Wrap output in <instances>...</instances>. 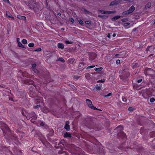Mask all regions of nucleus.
<instances>
[{"instance_id": "nucleus-25", "label": "nucleus", "mask_w": 155, "mask_h": 155, "mask_svg": "<svg viewBox=\"0 0 155 155\" xmlns=\"http://www.w3.org/2000/svg\"><path fill=\"white\" fill-rule=\"evenodd\" d=\"M90 74L89 73H87L85 74V77L87 79H89L90 78Z\"/></svg>"}, {"instance_id": "nucleus-43", "label": "nucleus", "mask_w": 155, "mask_h": 155, "mask_svg": "<svg viewBox=\"0 0 155 155\" xmlns=\"http://www.w3.org/2000/svg\"><path fill=\"white\" fill-rule=\"evenodd\" d=\"M112 94V93H110L109 94H108L107 95H104L103 96H104V97H109V96H110L111 94Z\"/></svg>"}, {"instance_id": "nucleus-24", "label": "nucleus", "mask_w": 155, "mask_h": 155, "mask_svg": "<svg viewBox=\"0 0 155 155\" xmlns=\"http://www.w3.org/2000/svg\"><path fill=\"white\" fill-rule=\"evenodd\" d=\"M103 69V68L102 67L99 68H95L94 69L96 71H100Z\"/></svg>"}, {"instance_id": "nucleus-32", "label": "nucleus", "mask_w": 155, "mask_h": 155, "mask_svg": "<svg viewBox=\"0 0 155 155\" xmlns=\"http://www.w3.org/2000/svg\"><path fill=\"white\" fill-rule=\"evenodd\" d=\"M34 45L35 44L34 43H31L28 44V46L30 47H32L34 46Z\"/></svg>"}, {"instance_id": "nucleus-53", "label": "nucleus", "mask_w": 155, "mask_h": 155, "mask_svg": "<svg viewBox=\"0 0 155 155\" xmlns=\"http://www.w3.org/2000/svg\"><path fill=\"white\" fill-rule=\"evenodd\" d=\"M65 124V125H69V121H66Z\"/></svg>"}, {"instance_id": "nucleus-16", "label": "nucleus", "mask_w": 155, "mask_h": 155, "mask_svg": "<svg viewBox=\"0 0 155 155\" xmlns=\"http://www.w3.org/2000/svg\"><path fill=\"white\" fill-rule=\"evenodd\" d=\"M64 137H71V134L66 133L64 134Z\"/></svg>"}, {"instance_id": "nucleus-49", "label": "nucleus", "mask_w": 155, "mask_h": 155, "mask_svg": "<svg viewBox=\"0 0 155 155\" xmlns=\"http://www.w3.org/2000/svg\"><path fill=\"white\" fill-rule=\"evenodd\" d=\"M40 125L41 126H44V125H45V123L43 122H41L40 124Z\"/></svg>"}, {"instance_id": "nucleus-29", "label": "nucleus", "mask_w": 155, "mask_h": 155, "mask_svg": "<svg viewBox=\"0 0 155 155\" xmlns=\"http://www.w3.org/2000/svg\"><path fill=\"white\" fill-rule=\"evenodd\" d=\"M74 62V60L72 58H70L68 60V62L71 64H72Z\"/></svg>"}, {"instance_id": "nucleus-38", "label": "nucleus", "mask_w": 155, "mask_h": 155, "mask_svg": "<svg viewBox=\"0 0 155 155\" xmlns=\"http://www.w3.org/2000/svg\"><path fill=\"white\" fill-rule=\"evenodd\" d=\"M150 102L153 103L155 101V99L154 98H151L150 99Z\"/></svg>"}, {"instance_id": "nucleus-31", "label": "nucleus", "mask_w": 155, "mask_h": 155, "mask_svg": "<svg viewBox=\"0 0 155 155\" xmlns=\"http://www.w3.org/2000/svg\"><path fill=\"white\" fill-rule=\"evenodd\" d=\"M128 20H129L128 18H124L122 19L121 20V21H122V22H124L127 21Z\"/></svg>"}, {"instance_id": "nucleus-27", "label": "nucleus", "mask_w": 155, "mask_h": 155, "mask_svg": "<svg viewBox=\"0 0 155 155\" xmlns=\"http://www.w3.org/2000/svg\"><path fill=\"white\" fill-rule=\"evenodd\" d=\"M57 61H61L63 63H64L65 62V60H64V59L62 58H59L57 60Z\"/></svg>"}, {"instance_id": "nucleus-56", "label": "nucleus", "mask_w": 155, "mask_h": 155, "mask_svg": "<svg viewBox=\"0 0 155 155\" xmlns=\"http://www.w3.org/2000/svg\"><path fill=\"white\" fill-rule=\"evenodd\" d=\"M21 113H22V114L23 116H25V115H25V114L24 112V111H23V110H22V112H21Z\"/></svg>"}, {"instance_id": "nucleus-3", "label": "nucleus", "mask_w": 155, "mask_h": 155, "mask_svg": "<svg viewBox=\"0 0 155 155\" xmlns=\"http://www.w3.org/2000/svg\"><path fill=\"white\" fill-rule=\"evenodd\" d=\"M65 144V141L64 140L62 139L59 143L58 146H56V147L57 149L60 148L61 150L63 149Z\"/></svg>"}, {"instance_id": "nucleus-44", "label": "nucleus", "mask_w": 155, "mask_h": 155, "mask_svg": "<svg viewBox=\"0 0 155 155\" xmlns=\"http://www.w3.org/2000/svg\"><path fill=\"white\" fill-rule=\"evenodd\" d=\"M99 12H100L102 13V14H105V11H104V10H100L99 11Z\"/></svg>"}, {"instance_id": "nucleus-4", "label": "nucleus", "mask_w": 155, "mask_h": 155, "mask_svg": "<svg viewBox=\"0 0 155 155\" xmlns=\"http://www.w3.org/2000/svg\"><path fill=\"white\" fill-rule=\"evenodd\" d=\"M117 128L119 129L120 131V133L118 134V136L122 137H124L125 136V134L123 132V129L122 126L120 125L117 127Z\"/></svg>"}, {"instance_id": "nucleus-11", "label": "nucleus", "mask_w": 155, "mask_h": 155, "mask_svg": "<svg viewBox=\"0 0 155 155\" xmlns=\"http://www.w3.org/2000/svg\"><path fill=\"white\" fill-rule=\"evenodd\" d=\"M120 17H121L120 16V15H117V16H116L113 17L111 18V20L112 21H116V20H117Z\"/></svg>"}, {"instance_id": "nucleus-22", "label": "nucleus", "mask_w": 155, "mask_h": 155, "mask_svg": "<svg viewBox=\"0 0 155 155\" xmlns=\"http://www.w3.org/2000/svg\"><path fill=\"white\" fill-rule=\"evenodd\" d=\"M98 17L102 18H107V16L105 15H98Z\"/></svg>"}, {"instance_id": "nucleus-14", "label": "nucleus", "mask_w": 155, "mask_h": 155, "mask_svg": "<svg viewBox=\"0 0 155 155\" xmlns=\"http://www.w3.org/2000/svg\"><path fill=\"white\" fill-rule=\"evenodd\" d=\"M2 127L4 128L7 130L8 131L9 128L8 127V126L5 124L3 123L2 125Z\"/></svg>"}, {"instance_id": "nucleus-6", "label": "nucleus", "mask_w": 155, "mask_h": 155, "mask_svg": "<svg viewBox=\"0 0 155 155\" xmlns=\"http://www.w3.org/2000/svg\"><path fill=\"white\" fill-rule=\"evenodd\" d=\"M96 57V55L94 53H91L89 55L90 60L91 61L94 60Z\"/></svg>"}, {"instance_id": "nucleus-37", "label": "nucleus", "mask_w": 155, "mask_h": 155, "mask_svg": "<svg viewBox=\"0 0 155 155\" xmlns=\"http://www.w3.org/2000/svg\"><path fill=\"white\" fill-rule=\"evenodd\" d=\"M95 66V65H91V66H88L86 69H90V68H93Z\"/></svg>"}, {"instance_id": "nucleus-57", "label": "nucleus", "mask_w": 155, "mask_h": 155, "mask_svg": "<svg viewBox=\"0 0 155 155\" xmlns=\"http://www.w3.org/2000/svg\"><path fill=\"white\" fill-rule=\"evenodd\" d=\"M31 151H32L33 152H36V153H38V152L37 151H34V150H33V148H32Z\"/></svg>"}, {"instance_id": "nucleus-12", "label": "nucleus", "mask_w": 155, "mask_h": 155, "mask_svg": "<svg viewBox=\"0 0 155 155\" xmlns=\"http://www.w3.org/2000/svg\"><path fill=\"white\" fill-rule=\"evenodd\" d=\"M116 13V11H105V14H109L113 13Z\"/></svg>"}, {"instance_id": "nucleus-9", "label": "nucleus", "mask_w": 155, "mask_h": 155, "mask_svg": "<svg viewBox=\"0 0 155 155\" xmlns=\"http://www.w3.org/2000/svg\"><path fill=\"white\" fill-rule=\"evenodd\" d=\"M17 17L18 18L23 20L24 21H25L26 20V18L25 16L18 15L17 16Z\"/></svg>"}, {"instance_id": "nucleus-2", "label": "nucleus", "mask_w": 155, "mask_h": 155, "mask_svg": "<svg viewBox=\"0 0 155 155\" xmlns=\"http://www.w3.org/2000/svg\"><path fill=\"white\" fill-rule=\"evenodd\" d=\"M135 9V8L134 5H132L128 10L123 12L122 14L123 15H128L132 13Z\"/></svg>"}, {"instance_id": "nucleus-62", "label": "nucleus", "mask_w": 155, "mask_h": 155, "mask_svg": "<svg viewBox=\"0 0 155 155\" xmlns=\"http://www.w3.org/2000/svg\"><path fill=\"white\" fill-rule=\"evenodd\" d=\"M9 100H11L12 101H13V98H9Z\"/></svg>"}, {"instance_id": "nucleus-10", "label": "nucleus", "mask_w": 155, "mask_h": 155, "mask_svg": "<svg viewBox=\"0 0 155 155\" xmlns=\"http://www.w3.org/2000/svg\"><path fill=\"white\" fill-rule=\"evenodd\" d=\"M6 16L8 17L11 18L13 19H14V17L12 16V15L9 12L6 11Z\"/></svg>"}, {"instance_id": "nucleus-46", "label": "nucleus", "mask_w": 155, "mask_h": 155, "mask_svg": "<svg viewBox=\"0 0 155 155\" xmlns=\"http://www.w3.org/2000/svg\"><path fill=\"white\" fill-rule=\"evenodd\" d=\"M120 61L119 60V59H118L116 61V64H120Z\"/></svg>"}, {"instance_id": "nucleus-13", "label": "nucleus", "mask_w": 155, "mask_h": 155, "mask_svg": "<svg viewBox=\"0 0 155 155\" xmlns=\"http://www.w3.org/2000/svg\"><path fill=\"white\" fill-rule=\"evenodd\" d=\"M28 114L30 118L34 117L36 115L35 113L33 111L29 113H28Z\"/></svg>"}, {"instance_id": "nucleus-52", "label": "nucleus", "mask_w": 155, "mask_h": 155, "mask_svg": "<svg viewBox=\"0 0 155 155\" xmlns=\"http://www.w3.org/2000/svg\"><path fill=\"white\" fill-rule=\"evenodd\" d=\"M17 42L18 43V44H19V43H20V39L19 38H17Z\"/></svg>"}, {"instance_id": "nucleus-17", "label": "nucleus", "mask_w": 155, "mask_h": 155, "mask_svg": "<svg viewBox=\"0 0 155 155\" xmlns=\"http://www.w3.org/2000/svg\"><path fill=\"white\" fill-rule=\"evenodd\" d=\"M85 23L86 25L84 26L87 28H88V25H90L91 24V21H85Z\"/></svg>"}, {"instance_id": "nucleus-26", "label": "nucleus", "mask_w": 155, "mask_h": 155, "mask_svg": "<svg viewBox=\"0 0 155 155\" xmlns=\"http://www.w3.org/2000/svg\"><path fill=\"white\" fill-rule=\"evenodd\" d=\"M36 64H32V67L31 68V69L32 70H35V69H36Z\"/></svg>"}, {"instance_id": "nucleus-50", "label": "nucleus", "mask_w": 155, "mask_h": 155, "mask_svg": "<svg viewBox=\"0 0 155 155\" xmlns=\"http://www.w3.org/2000/svg\"><path fill=\"white\" fill-rule=\"evenodd\" d=\"M142 81V79H140L139 80L137 81V82L138 83H140Z\"/></svg>"}, {"instance_id": "nucleus-55", "label": "nucleus", "mask_w": 155, "mask_h": 155, "mask_svg": "<svg viewBox=\"0 0 155 155\" xmlns=\"http://www.w3.org/2000/svg\"><path fill=\"white\" fill-rule=\"evenodd\" d=\"M5 2L9 3V0H3Z\"/></svg>"}, {"instance_id": "nucleus-35", "label": "nucleus", "mask_w": 155, "mask_h": 155, "mask_svg": "<svg viewBox=\"0 0 155 155\" xmlns=\"http://www.w3.org/2000/svg\"><path fill=\"white\" fill-rule=\"evenodd\" d=\"M78 22L79 24H80L81 25H82L83 24V22L82 20L81 19H79L78 20Z\"/></svg>"}, {"instance_id": "nucleus-30", "label": "nucleus", "mask_w": 155, "mask_h": 155, "mask_svg": "<svg viewBox=\"0 0 155 155\" xmlns=\"http://www.w3.org/2000/svg\"><path fill=\"white\" fill-rule=\"evenodd\" d=\"M22 43L24 44H26L27 43V40L25 39H22L21 41Z\"/></svg>"}, {"instance_id": "nucleus-64", "label": "nucleus", "mask_w": 155, "mask_h": 155, "mask_svg": "<svg viewBox=\"0 0 155 155\" xmlns=\"http://www.w3.org/2000/svg\"><path fill=\"white\" fill-rule=\"evenodd\" d=\"M65 155H68V152H65Z\"/></svg>"}, {"instance_id": "nucleus-5", "label": "nucleus", "mask_w": 155, "mask_h": 155, "mask_svg": "<svg viewBox=\"0 0 155 155\" xmlns=\"http://www.w3.org/2000/svg\"><path fill=\"white\" fill-rule=\"evenodd\" d=\"M121 1V0H115L114 1H112L110 2L109 6H113L119 4Z\"/></svg>"}, {"instance_id": "nucleus-54", "label": "nucleus", "mask_w": 155, "mask_h": 155, "mask_svg": "<svg viewBox=\"0 0 155 155\" xmlns=\"http://www.w3.org/2000/svg\"><path fill=\"white\" fill-rule=\"evenodd\" d=\"M40 107V105H38L37 106H35V108L36 109V108H39V107Z\"/></svg>"}, {"instance_id": "nucleus-45", "label": "nucleus", "mask_w": 155, "mask_h": 155, "mask_svg": "<svg viewBox=\"0 0 155 155\" xmlns=\"http://www.w3.org/2000/svg\"><path fill=\"white\" fill-rule=\"evenodd\" d=\"M134 108L132 107H130L128 108V110L129 111H131L133 110Z\"/></svg>"}, {"instance_id": "nucleus-18", "label": "nucleus", "mask_w": 155, "mask_h": 155, "mask_svg": "<svg viewBox=\"0 0 155 155\" xmlns=\"http://www.w3.org/2000/svg\"><path fill=\"white\" fill-rule=\"evenodd\" d=\"M84 64V62L82 61L80 62L78 66V68H82L83 67Z\"/></svg>"}, {"instance_id": "nucleus-60", "label": "nucleus", "mask_w": 155, "mask_h": 155, "mask_svg": "<svg viewBox=\"0 0 155 155\" xmlns=\"http://www.w3.org/2000/svg\"><path fill=\"white\" fill-rule=\"evenodd\" d=\"M136 30H137L136 28H134V29H133L132 31H136Z\"/></svg>"}, {"instance_id": "nucleus-41", "label": "nucleus", "mask_w": 155, "mask_h": 155, "mask_svg": "<svg viewBox=\"0 0 155 155\" xmlns=\"http://www.w3.org/2000/svg\"><path fill=\"white\" fill-rule=\"evenodd\" d=\"M122 101L124 102H125L127 101V99L125 97H122Z\"/></svg>"}, {"instance_id": "nucleus-40", "label": "nucleus", "mask_w": 155, "mask_h": 155, "mask_svg": "<svg viewBox=\"0 0 155 155\" xmlns=\"http://www.w3.org/2000/svg\"><path fill=\"white\" fill-rule=\"evenodd\" d=\"M42 49L41 48H38L34 50L35 51H41Z\"/></svg>"}, {"instance_id": "nucleus-1", "label": "nucleus", "mask_w": 155, "mask_h": 155, "mask_svg": "<svg viewBox=\"0 0 155 155\" xmlns=\"http://www.w3.org/2000/svg\"><path fill=\"white\" fill-rule=\"evenodd\" d=\"M86 103L88 107L91 109H93L94 110H97L101 111V110L98 109L94 107L92 104L91 101L88 99L86 100Z\"/></svg>"}, {"instance_id": "nucleus-7", "label": "nucleus", "mask_w": 155, "mask_h": 155, "mask_svg": "<svg viewBox=\"0 0 155 155\" xmlns=\"http://www.w3.org/2000/svg\"><path fill=\"white\" fill-rule=\"evenodd\" d=\"M81 10L82 11L84 12V13L86 14H89L90 15H92V13L91 12L87 10L84 7L81 8Z\"/></svg>"}, {"instance_id": "nucleus-58", "label": "nucleus", "mask_w": 155, "mask_h": 155, "mask_svg": "<svg viewBox=\"0 0 155 155\" xmlns=\"http://www.w3.org/2000/svg\"><path fill=\"white\" fill-rule=\"evenodd\" d=\"M107 37L108 38H110V34H108L107 35Z\"/></svg>"}, {"instance_id": "nucleus-48", "label": "nucleus", "mask_w": 155, "mask_h": 155, "mask_svg": "<svg viewBox=\"0 0 155 155\" xmlns=\"http://www.w3.org/2000/svg\"><path fill=\"white\" fill-rule=\"evenodd\" d=\"M33 71H34L35 73H36L37 74L39 73V71L36 69H35V70H33Z\"/></svg>"}, {"instance_id": "nucleus-61", "label": "nucleus", "mask_w": 155, "mask_h": 155, "mask_svg": "<svg viewBox=\"0 0 155 155\" xmlns=\"http://www.w3.org/2000/svg\"><path fill=\"white\" fill-rule=\"evenodd\" d=\"M91 73L92 74H97L96 72Z\"/></svg>"}, {"instance_id": "nucleus-23", "label": "nucleus", "mask_w": 155, "mask_h": 155, "mask_svg": "<svg viewBox=\"0 0 155 155\" xmlns=\"http://www.w3.org/2000/svg\"><path fill=\"white\" fill-rule=\"evenodd\" d=\"M151 6V3L150 2H148L147 4L145 6V8H150Z\"/></svg>"}, {"instance_id": "nucleus-59", "label": "nucleus", "mask_w": 155, "mask_h": 155, "mask_svg": "<svg viewBox=\"0 0 155 155\" xmlns=\"http://www.w3.org/2000/svg\"><path fill=\"white\" fill-rule=\"evenodd\" d=\"M120 55L119 54H116L115 55V56L116 57H117L118 56H119Z\"/></svg>"}, {"instance_id": "nucleus-28", "label": "nucleus", "mask_w": 155, "mask_h": 155, "mask_svg": "<svg viewBox=\"0 0 155 155\" xmlns=\"http://www.w3.org/2000/svg\"><path fill=\"white\" fill-rule=\"evenodd\" d=\"M64 128L68 131L70 130V126L69 125H65Z\"/></svg>"}, {"instance_id": "nucleus-33", "label": "nucleus", "mask_w": 155, "mask_h": 155, "mask_svg": "<svg viewBox=\"0 0 155 155\" xmlns=\"http://www.w3.org/2000/svg\"><path fill=\"white\" fill-rule=\"evenodd\" d=\"M18 46L19 47H21V48H25V46L24 45H22V44L20 42V43H19V44H18Z\"/></svg>"}, {"instance_id": "nucleus-15", "label": "nucleus", "mask_w": 155, "mask_h": 155, "mask_svg": "<svg viewBox=\"0 0 155 155\" xmlns=\"http://www.w3.org/2000/svg\"><path fill=\"white\" fill-rule=\"evenodd\" d=\"M152 47V46H147V48L146 49V51H147V52L148 51H152L153 50V48H150H150Z\"/></svg>"}, {"instance_id": "nucleus-51", "label": "nucleus", "mask_w": 155, "mask_h": 155, "mask_svg": "<svg viewBox=\"0 0 155 155\" xmlns=\"http://www.w3.org/2000/svg\"><path fill=\"white\" fill-rule=\"evenodd\" d=\"M94 118L93 117H91L90 118L88 119V120L90 121L93 120Z\"/></svg>"}, {"instance_id": "nucleus-39", "label": "nucleus", "mask_w": 155, "mask_h": 155, "mask_svg": "<svg viewBox=\"0 0 155 155\" xmlns=\"http://www.w3.org/2000/svg\"><path fill=\"white\" fill-rule=\"evenodd\" d=\"M65 43L66 44H70L72 43L73 42H70V41H65Z\"/></svg>"}, {"instance_id": "nucleus-36", "label": "nucleus", "mask_w": 155, "mask_h": 155, "mask_svg": "<svg viewBox=\"0 0 155 155\" xmlns=\"http://www.w3.org/2000/svg\"><path fill=\"white\" fill-rule=\"evenodd\" d=\"M105 80L104 79H101L100 80L97 81V83H99V82L103 83L105 81Z\"/></svg>"}, {"instance_id": "nucleus-19", "label": "nucleus", "mask_w": 155, "mask_h": 155, "mask_svg": "<svg viewBox=\"0 0 155 155\" xmlns=\"http://www.w3.org/2000/svg\"><path fill=\"white\" fill-rule=\"evenodd\" d=\"M101 85L100 84H97L96 86V89L97 91H99L101 89Z\"/></svg>"}, {"instance_id": "nucleus-42", "label": "nucleus", "mask_w": 155, "mask_h": 155, "mask_svg": "<svg viewBox=\"0 0 155 155\" xmlns=\"http://www.w3.org/2000/svg\"><path fill=\"white\" fill-rule=\"evenodd\" d=\"M28 120H29L30 118L28 114H27L25 116Z\"/></svg>"}, {"instance_id": "nucleus-8", "label": "nucleus", "mask_w": 155, "mask_h": 155, "mask_svg": "<svg viewBox=\"0 0 155 155\" xmlns=\"http://www.w3.org/2000/svg\"><path fill=\"white\" fill-rule=\"evenodd\" d=\"M58 48L63 49L64 48V46L63 44L61 43H59L58 44Z\"/></svg>"}, {"instance_id": "nucleus-20", "label": "nucleus", "mask_w": 155, "mask_h": 155, "mask_svg": "<svg viewBox=\"0 0 155 155\" xmlns=\"http://www.w3.org/2000/svg\"><path fill=\"white\" fill-rule=\"evenodd\" d=\"M33 83V81L31 80H28L26 82V84H32Z\"/></svg>"}, {"instance_id": "nucleus-47", "label": "nucleus", "mask_w": 155, "mask_h": 155, "mask_svg": "<svg viewBox=\"0 0 155 155\" xmlns=\"http://www.w3.org/2000/svg\"><path fill=\"white\" fill-rule=\"evenodd\" d=\"M71 21L72 23H74V19L72 18H71Z\"/></svg>"}, {"instance_id": "nucleus-21", "label": "nucleus", "mask_w": 155, "mask_h": 155, "mask_svg": "<svg viewBox=\"0 0 155 155\" xmlns=\"http://www.w3.org/2000/svg\"><path fill=\"white\" fill-rule=\"evenodd\" d=\"M32 117L33 118L31 119V121L32 123H33L35 122V120L37 119V116L36 115Z\"/></svg>"}, {"instance_id": "nucleus-34", "label": "nucleus", "mask_w": 155, "mask_h": 155, "mask_svg": "<svg viewBox=\"0 0 155 155\" xmlns=\"http://www.w3.org/2000/svg\"><path fill=\"white\" fill-rule=\"evenodd\" d=\"M130 24V23H128V22H127V23H124L123 25L124 26V27H125V26H127L128 25H129Z\"/></svg>"}, {"instance_id": "nucleus-63", "label": "nucleus", "mask_w": 155, "mask_h": 155, "mask_svg": "<svg viewBox=\"0 0 155 155\" xmlns=\"http://www.w3.org/2000/svg\"><path fill=\"white\" fill-rule=\"evenodd\" d=\"M116 35V34H115V33H114L113 34V36L114 37H115Z\"/></svg>"}]
</instances>
